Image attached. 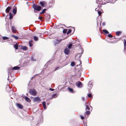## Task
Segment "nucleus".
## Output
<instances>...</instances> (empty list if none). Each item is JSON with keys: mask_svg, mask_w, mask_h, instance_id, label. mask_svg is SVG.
<instances>
[{"mask_svg": "<svg viewBox=\"0 0 126 126\" xmlns=\"http://www.w3.org/2000/svg\"><path fill=\"white\" fill-rule=\"evenodd\" d=\"M32 7L34 10L39 11L41 9V7L40 6H37L34 4H33Z\"/></svg>", "mask_w": 126, "mask_h": 126, "instance_id": "obj_1", "label": "nucleus"}, {"mask_svg": "<svg viewBox=\"0 0 126 126\" xmlns=\"http://www.w3.org/2000/svg\"><path fill=\"white\" fill-rule=\"evenodd\" d=\"M29 92L30 94L33 95H35L37 94V92L33 89H31L29 90Z\"/></svg>", "mask_w": 126, "mask_h": 126, "instance_id": "obj_2", "label": "nucleus"}, {"mask_svg": "<svg viewBox=\"0 0 126 126\" xmlns=\"http://www.w3.org/2000/svg\"><path fill=\"white\" fill-rule=\"evenodd\" d=\"M41 101V99L38 97H37L34 98L33 99V101L34 102H39Z\"/></svg>", "mask_w": 126, "mask_h": 126, "instance_id": "obj_3", "label": "nucleus"}, {"mask_svg": "<svg viewBox=\"0 0 126 126\" xmlns=\"http://www.w3.org/2000/svg\"><path fill=\"white\" fill-rule=\"evenodd\" d=\"M70 51V50L67 48H65L64 49V52L66 55H68L69 54Z\"/></svg>", "mask_w": 126, "mask_h": 126, "instance_id": "obj_4", "label": "nucleus"}, {"mask_svg": "<svg viewBox=\"0 0 126 126\" xmlns=\"http://www.w3.org/2000/svg\"><path fill=\"white\" fill-rule=\"evenodd\" d=\"M76 85L78 87L81 88L82 86V84L81 82L80 81L77 82L76 83Z\"/></svg>", "mask_w": 126, "mask_h": 126, "instance_id": "obj_5", "label": "nucleus"}, {"mask_svg": "<svg viewBox=\"0 0 126 126\" xmlns=\"http://www.w3.org/2000/svg\"><path fill=\"white\" fill-rule=\"evenodd\" d=\"M16 106L18 107L20 109H22L23 108V106L21 104H20L17 103Z\"/></svg>", "mask_w": 126, "mask_h": 126, "instance_id": "obj_6", "label": "nucleus"}, {"mask_svg": "<svg viewBox=\"0 0 126 126\" xmlns=\"http://www.w3.org/2000/svg\"><path fill=\"white\" fill-rule=\"evenodd\" d=\"M12 32L14 33L16 32V28L14 26H12Z\"/></svg>", "mask_w": 126, "mask_h": 126, "instance_id": "obj_7", "label": "nucleus"}, {"mask_svg": "<svg viewBox=\"0 0 126 126\" xmlns=\"http://www.w3.org/2000/svg\"><path fill=\"white\" fill-rule=\"evenodd\" d=\"M17 8L16 7L14 6L13 7V12L14 14H15L16 13Z\"/></svg>", "mask_w": 126, "mask_h": 126, "instance_id": "obj_8", "label": "nucleus"}, {"mask_svg": "<svg viewBox=\"0 0 126 126\" xmlns=\"http://www.w3.org/2000/svg\"><path fill=\"white\" fill-rule=\"evenodd\" d=\"M11 9V7H9V6L8 7H7V8L6 9V11H5L6 12V13H8L9 12V11Z\"/></svg>", "mask_w": 126, "mask_h": 126, "instance_id": "obj_9", "label": "nucleus"}, {"mask_svg": "<svg viewBox=\"0 0 126 126\" xmlns=\"http://www.w3.org/2000/svg\"><path fill=\"white\" fill-rule=\"evenodd\" d=\"M33 41L31 40H30L29 42V46L30 47H31L32 46V43Z\"/></svg>", "mask_w": 126, "mask_h": 126, "instance_id": "obj_10", "label": "nucleus"}, {"mask_svg": "<svg viewBox=\"0 0 126 126\" xmlns=\"http://www.w3.org/2000/svg\"><path fill=\"white\" fill-rule=\"evenodd\" d=\"M20 69V67H19L17 66H16L14 67L12 69V70H18Z\"/></svg>", "mask_w": 126, "mask_h": 126, "instance_id": "obj_11", "label": "nucleus"}, {"mask_svg": "<svg viewBox=\"0 0 126 126\" xmlns=\"http://www.w3.org/2000/svg\"><path fill=\"white\" fill-rule=\"evenodd\" d=\"M25 99L28 102H30L31 101L30 99L27 96L25 97Z\"/></svg>", "mask_w": 126, "mask_h": 126, "instance_id": "obj_12", "label": "nucleus"}, {"mask_svg": "<svg viewBox=\"0 0 126 126\" xmlns=\"http://www.w3.org/2000/svg\"><path fill=\"white\" fill-rule=\"evenodd\" d=\"M40 4L41 5V6L42 7L44 6L45 5L46 3V2L44 1L41 2L40 3Z\"/></svg>", "mask_w": 126, "mask_h": 126, "instance_id": "obj_13", "label": "nucleus"}, {"mask_svg": "<svg viewBox=\"0 0 126 126\" xmlns=\"http://www.w3.org/2000/svg\"><path fill=\"white\" fill-rule=\"evenodd\" d=\"M42 104L44 108V109H46V103L45 102H42Z\"/></svg>", "mask_w": 126, "mask_h": 126, "instance_id": "obj_14", "label": "nucleus"}, {"mask_svg": "<svg viewBox=\"0 0 126 126\" xmlns=\"http://www.w3.org/2000/svg\"><path fill=\"white\" fill-rule=\"evenodd\" d=\"M22 49L24 50H26L27 49V47L25 46L22 47Z\"/></svg>", "mask_w": 126, "mask_h": 126, "instance_id": "obj_15", "label": "nucleus"}, {"mask_svg": "<svg viewBox=\"0 0 126 126\" xmlns=\"http://www.w3.org/2000/svg\"><path fill=\"white\" fill-rule=\"evenodd\" d=\"M85 106H86V110L87 109L88 110H90V108L89 107L88 105V103H85Z\"/></svg>", "mask_w": 126, "mask_h": 126, "instance_id": "obj_16", "label": "nucleus"}, {"mask_svg": "<svg viewBox=\"0 0 126 126\" xmlns=\"http://www.w3.org/2000/svg\"><path fill=\"white\" fill-rule=\"evenodd\" d=\"M13 16L11 12L9 13V18L10 19H11L13 17Z\"/></svg>", "mask_w": 126, "mask_h": 126, "instance_id": "obj_17", "label": "nucleus"}, {"mask_svg": "<svg viewBox=\"0 0 126 126\" xmlns=\"http://www.w3.org/2000/svg\"><path fill=\"white\" fill-rule=\"evenodd\" d=\"M18 44H16L14 46V47L16 49H17L18 48Z\"/></svg>", "mask_w": 126, "mask_h": 126, "instance_id": "obj_18", "label": "nucleus"}, {"mask_svg": "<svg viewBox=\"0 0 126 126\" xmlns=\"http://www.w3.org/2000/svg\"><path fill=\"white\" fill-rule=\"evenodd\" d=\"M33 38L34 40L35 41H37L38 40V37L36 36H34L33 37Z\"/></svg>", "mask_w": 126, "mask_h": 126, "instance_id": "obj_19", "label": "nucleus"}, {"mask_svg": "<svg viewBox=\"0 0 126 126\" xmlns=\"http://www.w3.org/2000/svg\"><path fill=\"white\" fill-rule=\"evenodd\" d=\"M11 36L12 37H14L17 40L18 39V37L16 36H15L14 35H12Z\"/></svg>", "mask_w": 126, "mask_h": 126, "instance_id": "obj_20", "label": "nucleus"}, {"mask_svg": "<svg viewBox=\"0 0 126 126\" xmlns=\"http://www.w3.org/2000/svg\"><path fill=\"white\" fill-rule=\"evenodd\" d=\"M103 31L104 33H106L108 34L109 33V32L106 30H103Z\"/></svg>", "mask_w": 126, "mask_h": 126, "instance_id": "obj_21", "label": "nucleus"}, {"mask_svg": "<svg viewBox=\"0 0 126 126\" xmlns=\"http://www.w3.org/2000/svg\"><path fill=\"white\" fill-rule=\"evenodd\" d=\"M68 89L69 92L72 93H73V90L72 89L68 88Z\"/></svg>", "mask_w": 126, "mask_h": 126, "instance_id": "obj_22", "label": "nucleus"}, {"mask_svg": "<svg viewBox=\"0 0 126 126\" xmlns=\"http://www.w3.org/2000/svg\"><path fill=\"white\" fill-rule=\"evenodd\" d=\"M2 39L3 40H5L6 39H8V38L6 37L3 36L2 37Z\"/></svg>", "mask_w": 126, "mask_h": 126, "instance_id": "obj_23", "label": "nucleus"}, {"mask_svg": "<svg viewBox=\"0 0 126 126\" xmlns=\"http://www.w3.org/2000/svg\"><path fill=\"white\" fill-rule=\"evenodd\" d=\"M120 32H116V34L117 35H119L121 33Z\"/></svg>", "mask_w": 126, "mask_h": 126, "instance_id": "obj_24", "label": "nucleus"}, {"mask_svg": "<svg viewBox=\"0 0 126 126\" xmlns=\"http://www.w3.org/2000/svg\"><path fill=\"white\" fill-rule=\"evenodd\" d=\"M71 65L72 66H74L75 65V63L74 62H72L71 63Z\"/></svg>", "mask_w": 126, "mask_h": 126, "instance_id": "obj_25", "label": "nucleus"}, {"mask_svg": "<svg viewBox=\"0 0 126 126\" xmlns=\"http://www.w3.org/2000/svg\"><path fill=\"white\" fill-rule=\"evenodd\" d=\"M71 32V29H69L68 31L67 32V34H68L70 33Z\"/></svg>", "mask_w": 126, "mask_h": 126, "instance_id": "obj_26", "label": "nucleus"}, {"mask_svg": "<svg viewBox=\"0 0 126 126\" xmlns=\"http://www.w3.org/2000/svg\"><path fill=\"white\" fill-rule=\"evenodd\" d=\"M72 46V44H70L68 46V48H70Z\"/></svg>", "mask_w": 126, "mask_h": 126, "instance_id": "obj_27", "label": "nucleus"}, {"mask_svg": "<svg viewBox=\"0 0 126 126\" xmlns=\"http://www.w3.org/2000/svg\"><path fill=\"white\" fill-rule=\"evenodd\" d=\"M53 97L54 98H56L57 97V95L56 94H55L53 95Z\"/></svg>", "mask_w": 126, "mask_h": 126, "instance_id": "obj_28", "label": "nucleus"}, {"mask_svg": "<svg viewBox=\"0 0 126 126\" xmlns=\"http://www.w3.org/2000/svg\"><path fill=\"white\" fill-rule=\"evenodd\" d=\"M67 32V30L66 29L64 30L63 31V32L64 33H66Z\"/></svg>", "mask_w": 126, "mask_h": 126, "instance_id": "obj_29", "label": "nucleus"}, {"mask_svg": "<svg viewBox=\"0 0 126 126\" xmlns=\"http://www.w3.org/2000/svg\"><path fill=\"white\" fill-rule=\"evenodd\" d=\"M108 36L110 38H112L113 37L112 35L111 34H108Z\"/></svg>", "mask_w": 126, "mask_h": 126, "instance_id": "obj_30", "label": "nucleus"}, {"mask_svg": "<svg viewBox=\"0 0 126 126\" xmlns=\"http://www.w3.org/2000/svg\"><path fill=\"white\" fill-rule=\"evenodd\" d=\"M90 112L89 111H86V114L87 115H89L90 114Z\"/></svg>", "mask_w": 126, "mask_h": 126, "instance_id": "obj_31", "label": "nucleus"}, {"mask_svg": "<svg viewBox=\"0 0 126 126\" xmlns=\"http://www.w3.org/2000/svg\"><path fill=\"white\" fill-rule=\"evenodd\" d=\"M88 96L89 97L91 98L92 97V95L91 94H88Z\"/></svg>", "mask_w": 126, "mask_h": 126, "instance_id": "obj_32", "label": "nucleus"}, {"mask_svg": "<svg viewBox=\"0 0 126 126\" xmlns=\"http://www.w3.org/2000/svg\"><path fill=\"white\" fill-rule=\"evenodd\" d=\"M98 14L99 16H100L101 14V12L100 11H98Z\"/></svg>", "mask_w": 126, "mask_h": 126, "instance_id": "obj_33", "label": "nucleus"}, {"mask_svg": "<svg viewBox=\"0 0 126 126\" xmlns=\"http://www.w3.org/2000/svg\"><path fill=\"white\" fill-rule=\"evenodd\" d=\"M126 41L125 40V42L124 43V48L125 47H126Z\"/></svg>", "mask_w": 126, "mask_h": 126, "instance_id": "obj_34", "label": "nucleus"}, {"mask_svg": "<svg viewBox=\"0 0 126 126\" xmlns=\"http://www.w3.org/2000/svg\"><path fill=\"white\" fill-rule=\"evenodd\" d=\"M46 10V9H44L42 12V13H45V11Z\"/></svg>", "mask_w": 126, "mask_h": 126, "instance_id": "obj_35", "label": "nucleus"}, {"mask_svg": "<svg viewBox=\"0 0 126 126\" xmlns=\"http://www.w3.org/2000/svg\"><path fill=\"white\" fill-rule=\"evenodd\" d=\"M88 86H89L90 87H92V85L90 84H89L88 85Z\"/></svg>", "mask_w": 126, "mask_h": 126, "instance_id": "obj_36", "label": "nucleus"}, {"mask_svg": "<svg viewBox=\"0 0 126 126\" xmlns=\"http://www.w3.org/2000/svg\"><path fill=\"white\" fill-rule=\"evenodd\" d=\"M102 25L103 26H105V24H106V23L105 22H103L102 23Z\"/></svg>", "mask_w": 126, "mask_h": 126, "instance_id": "obj_37", "label": "nucleus"}, {"mask_svg": "<svg viewBox=\"0 0 126 126\" xmlns=\"http://www.w3.org/2000/svg\"><path fill=\"white\" fill-rule=\"evenodd\" d=\"M12 69L11 68H10L8 69L9 72H10V71L12 70Z\"/></svg>", "mask_w": 126, "mask_h": 126, "instance_id": "obj_38", "label": "nucleus"}, {"mask_svg": "<svg viewBox=\"0 0 126 126\" xmlns=\"http://www.w3.org/2000/svg\"><path fill=\"white\" fill-rule=\"evenodd\" d=\"M124 52H125V53H126V47H125V48Z\"/></svg>", "mask_w": 126, "mask_h": 126, "instance_id": "obj_39", "label": "nucleus"}, {"mask_svg": "<svg viewBox=\"0 0 126 126\" xmlns=\"http://www.w3.org/2000/svg\"><path fill=\"white\" fill-rule=\"evenodd\" d=\"M80 117L82 119H84V117L83 116H81V115L80 116Z\"/></svg>", "mask_w": 126, "mask_h": 126, "instance_id": "obj_40", "label": "nucleus"}, {"mask_svg": "<svg viewBox=\"0 0 126 126\" xmlns=\"http://www.w3.org/2000/svg\"><path fill=\"white\" fill-rule=\"evenodd\" d=\"M39 19L41 20L42 19V17H39Z\"/></svg>", "mask_w": 126, "mask_h": 126, "instance_id": "obj_41", "label": "nucleus"}, {"mask_svg": "<svg viewBox=\"0 0 126 126\" xmlns=\"http://www.w3.org/2000/svg\"><path fill=\"white\" fill-rule=\"evenodd\" d=\"M51 91H53L54 90L53 89H52L51 88H50L49 89Z\"/></svg>", "mask_w": 126, "mask_h": 126, "instance_id": "obj_42", "label": "nucleus"}, {"mask_svg": "<svg viewBox=\"0 0 126 126\" xmlns=\"http://www.w3.org/2000/svg\"><path fill=\"white\" fill-rule=\"evenodd\" d=\"M82 100H83V101H84V97H82Z\"/></svg>", "mask_w": 126, "mask_h": 126, "instance_id": "obj_43", "label": "nucleus"}, {"mask_svg": "<svg viewBox=\"0 0 126 126\" xmlns=\"http://www.w3.org/2000/svg\"><path fill=\"white\" fill-rule=\"evenodd\" d=\"M57 41H58V42L61 41H62V39L60 40H57Z\"/></svg>", "mask_w": 126, "mask_h": 126, "instance_id": "obj_44", "label": "nucleus"}, {"mask_svg": "<svg viewBox=\"0 0 126 126\" xmlns=\"http://www.w3.org/2000/svg\"><path fill=\"white\" fill-rule=\"evenodd\" d=\"M81 56V54H79V57H80Z\"/></svg>", "mask_w": 126, "mask_h": 126, "instance_id": "obj_45", "label": "nucleus"}, {"mask_svg": "<svg viewBox=\"0 0 126 126\" xmlns=\"http://www.w3.org/2000/svg\"><path fill=\"white\" fill-rule=\"evenodd\" d=\"M72 28L74 29V31H75L74 28V27H72Z\"/></svg>", "mask_w": 126, "mask_h": 126, "instance_id": "obj_46", "label": "nucleus"}, {"mask_svg": "<svg viewBox=\"0 0 126 126\" xmlns=\"http://www.w3.org/2000/svg\"><path fill=\"white\" fill-rule=\"evenodd\" d=\"M57 68H56L55 69V70H58V69Z\"/></svg>", "mask_w": 126, "mask_h": 126, "instance_id": "obj_47", "label": "nucleus"}, {"mask_svg": "<svg viewBox=\"0 0 126 126\" xmlns=\"http://www.w3.org/2000/svg\"><path fill=\"white\" fill-rule=\"evenodd\" d=\"M44 14V13H42V12L40 13V14Z\"/></svg>", "mask_w": 126, "mask_h": 126, "instance_id": "obj_48", "label": "nucleus"}, {"mask_svg": "<svg viewBox=\"0 0 126 126\" xmlns=\"http://www.w3.org/2000/svg\"><path fill=\"white\" fill-rule=\"evenodd\" d=\"M32 59V61H34V60H33V58H32V59Z\"/></svg>", "mask_w": 126, "mask_h": 126, "instance_id": "obj_49", "label": "nucleus"}, {"mask_svg": "<svg viewBox=\"0 0 126 126\" xmlns=\"http://www.w3.org/2000/svg\"><path fill=\"white\" fill-rule=\"evenodd\" d=\"M97 9V8H96V9H95V10L96 11Z\"/></svg>", "mask_w": 126, "mask_h": 126, "instance_id": "obj_50", "label": "nucleus"}, {"mask_svg": "<svg viewBox=\"0 0 126 126\" xmlns=\"http://www.w3.org/2000/svg\"><path fill=\"white\" fill-rule=\"evenodd\" d=\"M83 53V51H82V52L81 53Z\"/></svg>", "mask_w": 126, "mask_h": 126, "instance_id": "obj_51", "label": "nucleus"}, {"mask_svg": "<svg viewBox=\"0 0 126 126\" xmlns=\"http://www.w3.org/2000/svg\"><path fill=\"white\" fill-rule=\"evenodd\" d=\"M50 61H49V62H50Z\"/></svg>", "mask_w": 126, "mask_h": 126, "instance_id": "obj_52", "label": "nucleus"}, {"mask_svg": "<svg viewBox=\"0 0 126 126\" xmlns=\"http://www.w3.org/2000/svg\"><path fill=\"white\" fill-rule=\"evenodd\" d=\"M90 107H91L92 108V107H91V106H90Z\"/></svg>", "mask_w": 126, "mask_h": 126, "instance_id": "obj_53", "label": "nucleus"}, {"mask_svg": "<svg viewBox=\"0 0 126 126\" xmlns=\"http://www.w3.org/2000/svg\"><path fill=\"white\" fill-rule=\"evenodd\" d=\"M34 12H35V11H34Z\"/></svg>", "mask_w": 126, "mask_h": 126, "instance_id": "obj_54", "label": "nucleus"}]
</instances>
